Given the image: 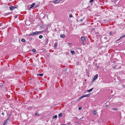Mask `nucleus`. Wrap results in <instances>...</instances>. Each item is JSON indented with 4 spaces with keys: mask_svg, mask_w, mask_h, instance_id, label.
<instances>
[{
    "mask_svg": "<svg viewBox=\"0 0 125 125\" xmlns=\"http://www.w3.org/2000/svg\"><path fill=\"white\" fill-rule=\"evenodd\" d=\"M42 31H36L34 32H33L31 33L30 35V36H33L35 35H36L38 34H40L42 32Z\"/></svg>",
    "mask_w": 125,
    "mask_h": 125,
    "instance_id": "f257e3e1",
    "label": "nucleus"
},
{
    "mask_svg": "<svg viewBox=\"0 0 125 125\" xmlns=\"http://www.w3.org/2000/svg\"><path fill=\"white\" fill-rule=\"evenodd\" d=\"M17 6H11L9 7V9L11 10H12L16 8H17Z\"/></svg>",
    "mask_w": 125,
    "mask_h": 125,
    "instance_id": "f03ea898",
    "label": "nucleus"
},
{
    "mask_svg": "<svg viewBox=\"0 0 125 125\" xmlns=\"http://www.w3.org/2000/svg\"><path fill=\"white\" fill-rule=\"evenodd\" d=\"M98 74H96L93 78L92 80V82H94L95 80L98 77Z\"/></svg>",
    "mask_w": 125,
    "mask_h": 125,
    "instance_id": "7ed1b4c3",
    "label": "nucleus"
},
{
    "mask_svg": "<svg viewBox=\"0 0 125 125\" xmlns=\"http://www.w3.org/2000/svg\"><path fill=\"white\" fill-rule=\"evenodd\" d=\"M61 1H60V0H55L53 2V3L54 4H56L58 3Z\"/></svg>",
    "mask_w": 125,
    "mask_h": 125,
    "instance_id": "20e7f679",
    "label": "nucleus"
},
{
    "mask_svg": "<svg viewBox=\"0 0 125 125\" xmlns=\"http://www.w3.org/2000/svg\"><path fill=\"white\" fill-rule=\"evenodd\" d=\"M81 40L83 42H84L85 40V39L84 37H81Z\"/></svg>",
    "mask_w": 125,
    "mask_h": 125,
    "instance_id": "39448f33",
    "label": "nucleus"
},
{
    "mask_svg": "<svg viewBox=\"0 0 125 125\" xmlns=\"http://www.w3.org/2000/svg\"><path fill=\"white\" fill-rule=\"evenodd\" d=\"M35 4L34 3H32L31 5V6L30 7V8H32L35 5Z\"/></svg>",
    "mask_w": 125,
    "mask_h": 125,
    "instance_id": "423d86ee",
    "label": "nucleus"
},
{
    "mask_svg": "<svg viewBox=\"0 0 125 125\" xmlns=\"http://www.w3.org/2000/svg\"><path fill=\"white\" fill-rule=\"evenodd\" d=\"M125 37V34L123 36L121 37L119 39H118L116 41H119V40H120V39L123 38H124Z\"/></svg>",
    "mask_w": 125,
    "mask_h": 125,
    "instance_id": "0eeeda50",
    "label": "nucleus"
},
{
    "mask_svg": "<svg viewBox=\"0 0 125 125\" xmlns=\"http://www.w3.org/2000/svg\"><path fill=\"white\" fill-rule=\"evenodd\" d=\"M60 37L62 38H65V36L64 34L61 35Z\"/></svg>",
    "mask_w": 125,
    "mask_h": 125,
    "instance_id": "6e6552de",
    "label": "nucleus"
},
{
    "mask_svg": "<svg viewBox=\"0 0 125 125\" xmlns=\"http://www.w3.org/2000/svg\"><path fill=\"white\" fill-rule=\"evenodd\" d=\"M93 88H92L87 91V92H91L93 90Z\"/></svg>",
    "mask_w": 125,
    "mask_h": 125,
    "instance_id": "1a4fd4ad",
    "label": "nucleus"
},
{
    "mask_svg": "<svg viewBox=\"0 0 125 125\" xmlns=\"http://www.w3.org/2000/svg\"><path fill=\"white\" fill-rule=\"evenodd\" d=\"M93 114L94 115H96L97 114V112L96 110H94L93 112Z\"/></svg>",
    "mask_w": 125,
    "mask_h": 125,
    "instance_id": "9d476101",
    "label": "nucleus"
},
{
    "mask_svg": "<svg viewBox=\"0 0 125 125\" xmlns=\"http://www.w3.org/2000/svg\"><path fill=\"white\" fill-rule=\"evenodd\" d=\"M111 109L115 111H116L118 110V109L116 108H114L113 109Z\"/></svg>",
    "mask_w": 125,
    "mask_h": 125,
    "instance_id": "9b49d317",
    "label": "nucleus"
},
{
    "mask_svg": "<svg viewBox=\"0 0 125 125\" xmlns=\"http://www.w3.org/2000/svg\"><path fill=\"white\" fill-rule=\"evenodd\" d=\"M62 115V113H60L58 117L60 118L61 117Z\"/></svg>",
    "mask_w": 125,
    "mask_h": 125,
    "instance_id": "f8f14e48",
    "label": "nucleus"
},
{
    "mask_svg": "<svg viewBox=\"0 0 125 125\" xmlns=\"http://www.w3.org/2000/svg\"><path fill=\"white\" fill-rule=\"evenodd\" d=\"M8 123V121L7 120H6L5 122H4L3 125H5Z\"/></svg>",
    "mask_w": 125,
    "mask_h": 125,
    "instance_id": "ddd939ff",
    "label": "nucleus"
},
{
    "mask_svg": "<svg viewBox=\"0 0 125 125\" xmlns=\"http://www.w3.org/2000/svg\"><path fill=\"white\" fill-rule=\"evenodd\" d=\"M71 53L73 54H75V52L74 51H71Z\"/></svg>",
    "mask_w": 125,
    "mask_h": 125,
    "instance_id": "4468645a",
    "label": "nucleus"
},
{
    "mask_svg": "<svg viewBox=\"0 0 125 125\" xmlns=\"http://www.w3.org/2000/svg\"><path fill=\"white\" fill-rule=\"evenodd\" d=\"M90 94H91L90 93L87 94H85V97H87L89 96Z\"/></svg>",
    "mask_w": 125,
    "mask_h": 125,
    "instance_id": "2eb2a0df",
    "label": "nucleus"
},
{
    "mask_svg": "<svg viewBox=\"0 0 125 125\" xmlns=\"http://www.w3.org/2000/svg\"><path fill=\"white\" fill-rule=\"evenodd\" d=\"M57 117V115H55L53 117V118H56Z\"/></svg>",
    "mask_w": 125,
    "mask_h": 125,
    "instance_id": "dca6fc26",
    "label": "nucleus"
},
{
    "mask_svg": "<svg viewBox=\"0 0 125 125\" xmlns=\"http://www.w3.org/2000/svg\"><path fill=\"white\" fill-rule=\"evenodd\" d=\"M117 66V65H114L113 66V68L114 69H115Z\"/></svg>",
    "mask_w": 125,
    "mask_h": 125,
    "instance_id": "f3484780",
    "label": "nucleus"
},
{
    "mask_svg": "<svg viewBox=\"0 0 125 125\" xmlns=\"http://www.w3.org/2000/svg\"><path fill=\"white\" fill-rule=\"evenodd\" d=\"M21 41L22 42H25V40L24 39H22Z\"/></svg>",
    "mask_w": 125,
    "mask_h": 125,
    "instance_id": "a211bd4d",
    "label": "nucleus"
},
{
    "mask_svg": "<svg viewBox=\"0 0 125 125\" xmlns=\"http://www.w3.org/2000/svg\"><path fill=\"white\" fill-rule=\"evenodd\" d=\"M39 38L41 39L43 38V36L42 35H40L39 36Z\"/></svg>",
    "mask_w": 125,
    "mask_h": 125,
    "instance_id": "6ab92c4d",
    "label": "nucleus"
},
{
    "mask_svg": "<svg viewBox=\"0 0 125 125\" xmlns=\"http://www.w3.org/2000/svg\"><path fill=\"white\" fill-rule=\"evenodd\" d=\"M82 99L84 97H85V95H82L81 97H80Z\"/></svg>",
    "mask_w": 125,
    "mask_h": 125,
    "instance_id": "aec40b11",
    "label": "nucleus"
},
{
    "mask_svg": "<svg viewBox=\"0 0 125 125\" xmlns=\"http://www.w3.org/2000/svg\"><path fill=\"white\" fill-rule=\"evenodd\" d=\"M54 46L55 47H57V44L56 43H54Z\"/></svg>",
    "mask_w": 125,
    "mask_h": 125,
    "instance_id": "412c9836",
    "label": "nucleus"
},
{
    "mask_svg": "<svg viewBox=\"0 0 125 125\" xmlns=\"http://www.w3.org/2000/svg\"><path fill=\"white\" fill-rule=\"evenodd\" d=\"M43 75V74H37L38 75L40 76H42Z\"/></svg>",
    "mask_w": 125,
    "mask_h": 125,
    "instance_id": "4be33fe9",
    "label": "nucleus"
},
{
    "mask_svg": "<svg viewBox=\"0 0 125 125\" xmlns=\"http://www.w3.org/2000/svg\"><path fill=\"white\" fill-rule=\"evenodd\" d=\"M48 41H49V40H48V39L47 38L46 39V43H48Z\"/></svg>",
    "mask_w": 125,
    "mask_h": 125,
    "instance_id": "5701e85b",
    "label": "nucleus"
},
{
    "mask_svg": "<svg viewBox=\"0 0 125 125\" xmlns=\"http://www.w3.org/2000/svg\"><path fill=\"white\" fill-rule=\"evenodd\" d=\"M32 51L33 52H35L36 51V50L35 49H33L32 50Z\"/></svg>",
    "mask_w": 125,
    "mask_h": 125,
    "instance_id": "b1692460",
    "label": "nucleus"
},
{
    "mask_svg": "<svg viewBox=\"0 0 125 125\" xmlns=\"http://www.w3.org/2000/svg\"><path fill=\"white\" fill-rule=\"evenodd\" d=\"M113 32H110V33H109V34L110 35H113Z\"/></svg>",
    "mask_w": 125,
    "mask_h": 125,
    "instance_id": "393cba45",
    "label": "nucleus"
},
{
    "mask_svg": "<svg viewBox=\"0 0 125 125\" xmlns=\"http://www.w3.org/2000/svg\"><path fill=\"white\" fill-rule=\"evenodd\" d=\"M82 98L81 97H80L78 99V101H79L80 100H81Z\"/></svg>",
    "mask_w": 125,
    "mask_h": 125,
    "instance_id": "a878e982",
    "label": "nucleus"
},
{
    "mask_svg": "<svg viewBox=\"0 0 125 125\" xmlns=\"http://www.w3.org/2000/svg\"><path fill=\"white\" fill-rule=\"evenodd\" d=\"M94 0H90L89 1L90 3L92 2Z\"/></svg>",
    "mask_w": 125,
    "mask_h": 125,
    "instance_id": "bb28decb",
    "label": "nucleus"
},
{
    "mask_svg": "<svg viewBox=\"0 0 125 125\" xmlns=\"http://www.w3.org/2000/svg\"><path fill=\"white\" fill-rule=\"evenodd\" d=\"M104 21H106L105 22H108V21H110V20H104Z\"/></svg>",
    "mask_w": 125,
    "mask_h": 125,
    "instance_id": "cd10ccee",
    "label": "nucleus"
},
{
    "mask_svg": "<svg viewBox=\"0 0 125 125\" xmlns=\"http://www.w3.org/2000/svg\"><path fill=\"white\" fill-rule=\"evenodd\" d=\"M35 115H39V114L38 113H36Z\"/></svg>",
    "mask_w": 125,
    "mask_h": 125,
    "instance_id": "c85d7f7f",
    "label": "nucleus"
},
{
    "mask_svg": "<svg viewBox=\"0 0 125 125\" xmlns=\"http://www.w3.org/2000/svg\"><path fill=\"white\" fill-rule=\"evenodd\" d=\"M82 109V107H79V108H78V109L79 110H81Z\"/></svg>",
    "mask_w": 125,
    "mask_h": 125,
    "instance_id": "c756f323",
    "label": "nucleus"
},
{
    "mask_svg": "<svg viewBox=\"0 0 125 125\" xmlns=\"http://www.w3.org/2000/svg\"><path fill=\"white\" fill-rule=\"evenodd\" d=\"M83 42L82 43V44L83 45H85L84 43V42Z\"/></svg>",
    "mask_w": 125,
    "mask_h": 125,
    "instance_id": "7c9ffc66",
    "label": "nucleus"
},
{
    "mask_svg": "<svg viewBox=\"0 0 125 125\" xmlns=\"http://www.w3.org/2000/svg\"><path fill=\"white\" fill-rule=\"evenodd\" d=\"M74 118L75 119H78L77 117H74Z\"/></svg>",
    "mask_w": 125,
    "mask_h": 125,
    "instance_id": "2f4dec72",
    "label": "nucleus"
},
{
    "mask_svg": "<svg viewBox=\"0 0 125 125\" xmlns=\"http://www.w3.org/2000/svg\"><path fill=\"white\" fill-rule=\"evenodd\" d=\"M9 120V117H8L7 118V119L6 120H7V121H8V120Z\"/></svg>",
    "mask_w": 125,
    "mask_h": 125,
    "instance_id": "473e14b6",
    "label": "nucleus"
},
{
    "mask_svg": "<svg viewBox=\"0 0 125 125\" xmlns=\"http://www.w3.org/2000/svg\"><path fill=\"white\" fill-rule=\"evenodd\" d=\"M2 115H4V113H3V112H2V114H1Z\"/></svg>",
    "mask_w": 125,
    "mask_h": 125,
    "instance_id": "72a5a7b5",
    "label": "nucleus"
},
{
    "mask_svg": "<svg viewBox=\"0 0 125 125\" xmlns=\"http://www.w3.org/2000/svg\"><path fill=\"white\" fill-rule=\"evenodd\" d=\"M18 16H15V18H17Z\"/></svg>",
    "mask_w": 125,
    "mask_h": 125,
    "instance_id": "f704fd0d",
    "label": "nucleus"
},
{
    "mask_svg": "<svg viewBox=\"0 0 125 125\" xmlns=\"http://www.w3.org/2000/svg\"><path fill=\"white\" fill-rule=\"evenodd\" d=\"M69 16H72V14H70L69 15Z\"/></svg>",
    "mask_w": 125,
    "mask_h": 125,
    "instance_id": "c9c22d12",
    "label": "nucleus"
},
{
    "mask_svg": "<svg viewBox=\"0 0 125 125\" xmlns=\"http://www.w3.org/2000/svg\"><path fill=\"white\" fill-rule=\"evenodd\" d=\"M68 44H71V43H68Z\"/></svg>",
    "mask_w": 125,
    "mask_h": 125,
    "instance_id": "e433bc0d",
    "label": "nucleus"
},
{
    "mask_svg": "<svg viewBox=\"0 0 125 125\" xmlns=\"http://www.w3.org/2000/svg\"><path fill=\"white\" fill-rule=\"evenodd\" d=\"M108 106V105H106V106H105V107H106Z\"/></svg>",
    "mask_w": 125,
    "mask_h": 125,
    "instance_id": "4c0bfd02",
    "label": "nucleus"
},
{
    "mask_svg": "<svg viewBox=\"0 0 125 125\" xmlns=\"http://www.w3.org/2000/svg\"><path fill=\"white\" fill-rule=\"evenodd\" d=\"M69 16L70 18H71L73 17V16Z\"/></svg>",
    "mask_w": 125,
    "mask_h": 125,
    "instance_id": "58836bf2",
    "label": "nucleus"
},
{
    "mask_svg": "<svg viewBox=\"0 0 125 125\" xmlns=\"http://www.w3.org/2000/svg\"><path fill=\"white\" fill-rule=\"evenodd\" d=\"M1 25V23H0V26Z\"/></svg>",
    "mask_w": 125,
    "mask_h": 125,
    "instance_id": "ea45409f",
    "label": "nucleus"
},
{
    "mask_svg": "<svg viewBox=\"0 0 125 125\" xmlns=\"http://www.w3.org/2000/svg\"><path fill=\"white\" fill-rule=\"evenodd\" d=\"M62 125H66V124H62Z\"/></svg>",
    "mask_w": 125,
    "mask_h": 125,
    "instance_id": "a19ab883",
    "label": "nucleus"
},
{
    "mask_svg": "<svg viewBox=\"0 0 125 125\" xmlns=\"http://www.w3.org/2000/svg\"><path fill=\"white\" fill-rule=\"evenodd\" d=\"M1 86L0 85V87Z\"/></svg>",
    "mask_w": 125,
    "mask_h": 125,
    "instance_id": "79ce46f5",
    "label": "nucleus"
}]
</instances>
